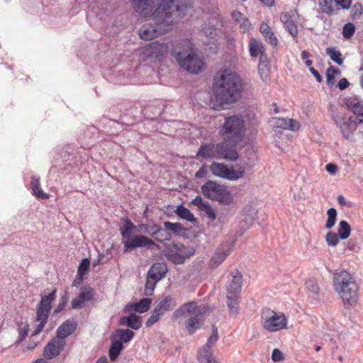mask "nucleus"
<instances>
[{
	"label": "nucleus",
	"mask_w": 363,
	"mask_h": 363,
	"mask_svg": "<svg viewBox=\"0 0 363 363\" xmlns=\"http://www.w3.org/2000/svg\"><path fill=\"white\" fill-rule=\"evenodd\" d=\"M203 33L206 36L209 35L211 38H213L216 35V29L212 27L204 28Z\"/></svg>",
	"instance_id": "nucleus-60"
},
{
	"label": "nucleus",
	"mask_w": 363,
	"mask_h": 363,
	"mask_svg": "<svg viewBox=\"0 0 363 363\" xmlns=\"http://www.w3.org/2000/svg\"><path fill=\"white\" fill-rule=\"evenodd\" d=\"M89 266L90 262L88 259L85 258L82 259L78 267V275L82 277L87 272Z\"/></svg>",
	"instance_id": "nucleus-53"
},
{
	"label": "nucleus",
	"mask_w": 363,
	"mask_h": 363,
	"mask_svg": "<svg viewBox=\"0 0 363 363\" xmlns=\"http://www.w3.org/2000/svg\"><path fill=\"white\" fill-rule=\"evenodd\" d=\"M264 5L271 7L274 4V0H259Z\"/></svg>",
	"instance_id": "nucleus-63"
},
{
	"label": "nucleus",
	"mask_w": 363,
	"mask_h": 363,
	"mask_svg": "<svg viewBox=\"0 0 363 363\" xmlns=\"http://www.w3.org/2000/svg\"><path fill=\"white\" fill-rule=\"evenodd\" d=\"M325 169L328 172L334 174L337 172V168L335 164L330 163L326 165Z\"/></svg>",
	"instance_id": "nucleus-62"
},
{
	"label": "nucleus",
	"mask_w": 363,
	"mask_h": 363,
	"mask_svg": "<svg viewBox=\"0 0 363 363\" xmlns=\"http://www.w3.org/2000/svg\"><path fill=\"white\" fill-rule=\"evenodd\" d=\"M259 31L268 43L272 45L273 47L277 46L279 40L268 23H262Z\"/></svg>",
	"instance_id": "nucleus-27"
},
{
	"label": "nucleus",
	"mask_w": 363,
	"mask_h": 363,
	"mask_svg": "<svg viewBox=\"0 0 363 363\" xmlns=\"http://www.w3.org/2000/svg\"><path fill=\"white\" fill-rule=\"evenodd\" d=\"M325 52L326 54L330 57V60L335 62L336 64L338 65H342L343 64L342 53L336 48H327Z\"/></svg>",
	"instance_id": "nucleus-41"
},
{
	"label": "nucleus",
	"mask_w": 363,
	"mask_h": 363,
	"mask_svg": "<svg viewBox=\"0 0 363 363\" xmlns=\"http://www.w3.org/2000/svg\"><path fill=\"white\" fill-rule=\"evenodd\" d=\"M309 71L311 72V73L313 75V77L316 79V80L318 82H322V77L321 75L320 74V73L313 67H311L309 68Z\"/></svg>",
	"instance_id": "nucleus-61"
},
{
	"label": "nucleus",
	"mask_w": 363,
	"mask_h": 363,
	"mask_svg": "<svg viewBox=\"0 0 363 363\" xmlns=\"http://www.w3.org/2000/svg\"><path fill=\"white\" fill-rule=\"evenodd\" d=\"M245 132V122L242 118L238 116L226 117L219 130V134L223 140H230L235 144H239L241 142Z\"/></svg>",
	"instance_id": "nucleus-6"
},
{
	"label": "nucleus",
	"mask_w": 363,
	"mask_h": 363,
	"mask_svg": "<svg viewBox=\"0 0 363 363\" xmlns=\"http://www.w3.org/2000/svg\"><path fill=\"white\" fill-rule=\"evenodd\" d=\"M232 251V246L227 244L222 245L211 257L209 261V267L212 269L219 266L230 255Z\"/></svg>",
	"instance_id": "nucleus-19"
},
{
	"label": "nucleus",
	"mask_w": 363,
	"mask_h": 363,
	"mask_svg": "<svg viewBox=\"0 0 363 363\" xmlns=\"http://www.w3.org/2000/svg\"><path fill=\"white\" fill-rule=\"evenodd\" d=\"M169 47L166 43H159L157 41L150 43L145 48L147 56L160 60L168 52Z\"/></svg>",
	"instance_id": "nucleus-16"
},
{
	"label": "nucleus",
	"mask_w": 363,
	"mask_h": 363,
	"mask_svg": "<svg viewBox=\"0 0 363 363\" xmlns=\"http://www.w3.org/2000/svg\"><path fill=\"white\" fill-rule=\"evenodd\" d=\"M173 55L179 65L190 73L199 74L205 69L203 57L194 50L192 43L188 39H183L177 43Z\"/></svg>",
	"instance_id": "nucleus-3"
},
{
	"label": "nucleus",
	"mask_w": 363,
	"mask_h": 363,
	"mask_svg": "<svg viewBox=\"0 0 363 363\" xmlns=\"http://www.w3.org/2000/svg\"><path fill=\"white\" fill-rule=\"evenodd\" d=\"M115 335H118L120 338L119 341L121 342H128L134 337L135 333L129 329H117L114 335H112V338H114Z\"/></svg>",
	"instance_id": "nucleus-40"
},
{
	"label": "nucleus",
	"mask_w": 363,
	"mask_h": 363,
	"mask_svg": "<svg viewBox=\"0 0 363 363\" xmlns=\"http://www.w3.org/2000/svg\"><path fill=\"white\" fill-rule=\"evenodd\" d=\"M335 122L340 128L343 136L347 139L352 136L354 131L357 128V120L354 116H350L347 119L338 117L335 119Z\"/></svg>",
	"instance_id": "nucleus-15"
},
{
	"label": "nucleus",
	"mask_w": 363,
	"mask_h": 363,
	"mask_svg": "<svg viewBox=\"0 0 363 363\" xmlns=\"http://www.w3.org/2000/svg\"><path fill=\"white\" fill-rule=\"evenodd\" d=\"M191 6V0H162L148 19L150 22L140 28V38L150 40L170 31Z\"/></svg>",
	"instance_id": "nucleus-1"
},
{
	"label": "nucleus",
	"mask_w": 363,
	"mask_h": 363,
	"mask_svg": "<svg viewBox=\"0 0 363 363\" xmlns=\"http://www.w3.org/2000/svg\"><path fill=\"white\" fill-rule=\"evenodd\" d=\"M67 300L65 298H62L61 301L59 302L58 305L57 306L56 308L55 309L54 313H60L66 306Z\"/></svg>",
	"instance_id": "nucleus-59"
},
{
	"label": "nucleus",
	"mask_w": 363,
	"mask_h": 363,
	"mask_svg": "<svg viewBox=\"0 0 363 363\" xmlns=\"http://www.w3.org/2000/svg\"><path fill=\"white\" fill-rule=\"evenodd\" d=\"M347 107L357 116H363V101L357 97H352L346 101Z\"/></svg>",
	"instance_id": "nucleus-33"
},
{
	"label": "nucleus",
	"mask_w": 363,
	"mask_h": 363,
	"mask_svg": "<svg viewBox=\"0 0 363 363\" xmlns=\"http://www.w3.org/2000/svg\"><path fill=\"white\" fill-rule=\"evenodd\" d=\"M201 192L205 197L221 204L229 205L233 201V198L227 186L211 180L207 181L201 186Z\"/></svg>",
	"instance_id": "nucleus-8"
},
{
	"label": "nucleus",
	"mask_w": 363,
	"mask_h": 363,
	"mask_svg": "<svg viewBox=\"0 0 363 363\" xmlns=\"http://www.w3.org/2000/svg\"><path fill=\"white\" fill-rule=\"evenodd\" d=\"M208 310L209 307L207 306L197 307L196 302H188L174 312L172 318L176 320L186 313L188 314L189 318L185 322V328L189 334L192 335L201 328L203 323L202 315Z\"/></svg>",
	"instance_id": "nucleus-5"
},
{
	"label": "nucleus",
	"mask_w": 363,
	"mask_h": 363,
	"mask_svg": "<svg viewBox=\"0 0 363 363\" xmlns=\"http://www.w3.org/2000/svg\"><path fill=\"white\" fill-rule=\"evenodd\" d=\"M238 144H235L230 140H223L222 143H219L218 149V159H225L229 161H236L239 155L236 151V147Z\"/></svg>",
	"instance_id": "nucleus-14"
},
{
	"label": "nucleus",
	"mask_w": 363,
	"mask_h": 363,
	"mask_svg": "<svg viewBox=\"0 0 363 363\" xmlns=\"http://www.w3.org/2000/svg\"><path fill=\"white\" fill-rule=\"evenodd\" d=\"M280 21L284 25L285 28L294 38L298 35V28L296 24L292 20V16L287 12L280 13Z\"/></svg>",
	"instance_id": "nucleus-26"
},
{
	"label": "nucleus",
	"mask_w": 363,
	"mask_h": 363,
	"mask_svg": "<svg viewBox=\"0 0 363 363\" xmlns=\"http://www.w3.org/2000/svg\"><path fill=\"white\" fill-rule=\"evenodd\" d=\"M164 226L167 231H170L175 235H180L184 231L183 225L179 223H171L166 221Z\"/></svg>",
	"instance_id": "nucleus-44"
},
{
	"label": "nucleus",
	"mask_w": 363,
	"mask_h": 363,
	"mask_svg": "<svg viewBox=\"0 0 363 363\" xmlns=\"http://www.w3.org/2000/svg\"><path fill=\"white\" fill-rule=\"evenodd\" d=\"M328 219L326 220L325 228L331 229L335 224L337 219V211L334 208H330L327 211Z\"/></svg>",
	"instance_id": "nucleus-46"
},
{
	"label": "nucleus",
	"mask_w": 363,
	"mask_h": 363,
	"mask_svg": "<svg viewBox=\"0 0 363 363\" xmlns=\"http://www.w3.org/2000/svg\"><path fill=\"white\" fill-rule=\"evenodd\" d=\"M337 201H338V203L341 206H345L346 205L345 199V197L342 195H339L337 196Z\"/></svg>",
	"instance_id": "nucleus-64"
},
{
	"label": "nucleus",
	"mask_w": 363,
	"mask_h": 363,
	"mask_svg": "<svg viewBox=\"0 0 363 363\" xmlns=\"http://www.w3.org/2000/svg\"><path fill=\"white\" fill-rule=\"evenodd\" d=\"M355 32V27L353 23H347L342 28V35L345 39H350Z\"/></svg>",
	"instance_id": "nucleus-49"
},
{
	"label": "nucleus",
	"mask_w": 363,
	"mask_h": 363,
	"mask_svg": "<svg viewBox=\"0 0 363 363\" xmlns=\"http://www.w3.org/2000/svg\"><path fill=\"white\" fill-rule=\"evenodd\" d=\"M175 213L179 217L187 221L193 222L195 220L193 213L182 205L177 206Z\"/></svg>",
	"instance_id": "nucleus-42"
},
{
	"label": "nucleus",
	"mask_w": 363,
	"mask_h": 363,
	"mask_svg": "<svg viewBox=\"0 0 363 363\" xmlns=\"http://www.w3.org/2000/svg\"><path fill=\"white\" fill-rule=\"evenodd\" d=\"M218 143H205L199 147L196 154V157L204 159L216 158L218 159Z\"/></svg>",
	"instance_id": "nucleus-22"
},
{
	"label": "nucleus",
	"mask_w": 363,
	"mask_h": 363,
	"mask_svg": "<svg viewBox=\"0 0 363 363\" xmlns=\"http://www.w3.org/2000/svg\"><path fill=\"white\" fill-rule=\"evenodd\" d=\"M65 345V341L64 340L57 337L52 338L44 349V356L48 359H52L60 354Z\"/></svg>",
	"instance_id": "nucleus-17"
},
{
	"label": "nucleus",
	"mask_w": 363,
	"mask_h": 363,
	"mask_svg": "<svg viewBox=\"0 0 363 363\" xmlns=\"http://www.w3.org/2000/svg\"><path fill=\"white\" fill-rule=\"evenodd\" d=\"M239 298L240 296L238 295L227 294V306L231 315H235L238 313Z\"/></svg>",
	"instance_id": "nucleus-38"
},
{
	"label": "nucleus",
	"mask_w": 363,
	"mask_h": 363,
	"mask_svg": "<svg viewBox=\"0 0 363 363\" xmlns=\"http://www.w3.org/2000/svg\"><path fill=\"white\" fill-rule=\"evenodd\" d=\"M340 74V71L339 69L335 68L333 66H330V67H328L326 71V78L328 84L330 86L333 85L335 77Z\"/></svg>",
	"instance_id": "nucleus-47"
},
{
	"label": "nucleus",
	"mask_w": 363,
	"mask_h": 363,
	"mask_svg": "<svg viewBox=\"0 0 363 363\" xmlns=\"http://www.w3.org/2000/svg\"><path fill=\"white\" fill-rule=\"evenodd\" d=\"M123 348L124 347L121 341L113 340L111 345L108 351L110 359L113 362L115 361L117 359V357L120 355Z\"/></svg>",
	"instance_id": "nucleus-39"
},
{
	"label": "nucleus",
	"mask_w": 363,
	"mask_h": 363,
	"mask_svg": "<svg viewBox=\"0 0 363 363\" xmlns=\"http://www.w3.org/2000/svg\"><path fill=\"white\" fill-rule=\"evenodd\" d=\"M335 6L337 5L341 6L343 9H347L350 7L352 1L351 0H335Z\"/></svg>",
	"instance_id": "nucleus-56"
},
{
	"label": "nucleus",
	"mask_w": 363,
	"mask_h": 363,
	"mask_svg": "<svg viewBox=\"0 0 363 363\" xmlns=\"http://www.w3.org/2000/svg\"><path fill=\"white\" fill-rule=\"evenodd\" d=\"M231 17L239 25V29L242 33H247L252 28L249 19L241 12L234 11L231 13Z\"/></svg>",
	"instance_id": "nucleus-25"
},
{
	"label": "nucleus",
	"mask_w": 363,
	"mask_h": 363,
	"mask_svg": "<svg viewBox=\"0 0 363 363\" xmlns=\"http://www.w3.org/2000/svg\"><path fill=\"white\" fill-rule=\"evenodd\" d=\"M136 228L137 226L130 220H126L121 228V235L123 238V244L125 252L136 247H147L151 248L155 245V242L152 240L145 235L131 236V233Z\"/></svg>",
	"instance_id": "nucleus-7"
},
{
	"label": "nucleus",
	"mask_w": 363,
	"mask_h": 363,
	"mask_svg": "<svg viewBox=\"0 0 363 363\" xmlns=\"http://www.w3.org/2000/svg\"><path fill=\"white\" fill-rule=\"evenodd\" d=\"M28 330L29 328L27 323H21L19 325L18 328L19 342H21L28 335Z\"/></svg>",
	"instance_id": "nucleus-52"
},
{
	"label": "nucleus",
	"mask_w": 363,
	"mask_h": 363,
	"mask_svg": "<svg viewBox=\"0 0 363 363\" xmlns=\"http://www.w3.org/2000/svg\"><path fill=\"white\" fill-rule=\"evenodd\" d=\"M77 323L74 320H67L57 330V337L61 340L71 335L76 330Z\"/></svg>",
	"instance_id": "nucleus-28"
},
{
	"label": "nucleus",
	"mask_w": 363,
	"mask_h": 363,
	"mask_svg": "<svg viewBox=\"0 0 363 363\" xmlns=\"http://www.w3.org/2000/svg\"><path fill=\"white\" fill-rule=\"evenodd\" d=\"M94 292L91 287H84L79 294L74 299H72L71 304L72 307L75 309L82 308L84 303L94 298Z\"/></svg>",
	"instance_id": "nucleus-20"
},
{
	"label": "nucleus",
	"mask_w": 363,
	"mask_h": 363,
	"mask_svg": "<svg viewBox=\"0 0 363 363\" xmlns=\"http://www.w3.org/2000/svg\"><path fill=\"white\" fill-rule=\"evenodd\" d=\"M163 315L159 311H157L155 308L152 311L150 318L147 320L145 325L147 327H150L155 323H156L160 318V317Z\"/></svg>",
	"instance_id": "nucleus-51"
},
{
	"label": "nucleus",
	"mask_w": 363,
	"mask_h": 363,
	"mask_svg": "<svg viewBox=\"0 0 363 363\" xmlns=\"http://www.w3.org/2000/svg\"><path fill=\"white\" fill-rule=\"evenodd\" d=\"M55 297L56 289H54L48 295L42 297L37 308L35 320L39 323L33 332L34 335L40 334L47 323L52 308V303L55 299Z\"/></svg>",
	"instance_id": "nucleus-10"
},
{
	"label": "nucleus",
	"mask_w": 363,
	"mask_h": 363,
	"mask_svg": "<svg viewBox=\"0 0 363 363\" xmlns=\"http://www.w3.org/2000/svg\"><path fill=\"white\" fill-rule=\"evenodd\" d=\"M306 285H307V288L308 289L313 293V294H317L319 291V287H318V284L313 281V280H309L307 283H306Z\"/></svg>",
	"instance_id": "nucleus-55"
},
{
	"label": "nucleus",
	"mask_w": 363,
	"mask_h": 363,
	"mask_svg": "<svg viewBox=\"0 0 363 363\" xmlns=\"http://www.w3.org/2000/svg\"><path fill=\"white\" fill-rule=\"evenodd\" d=\"M135 10L143 16L146 17L152 11V0H132Z\"/></svg>",
	"instance_id": "nucleus-32"
},
{
	"label": "nucleus",
	"mask_w": 363,
	"mask_h": 363,
	"mask_svg": "<svg viewBox=\"0 0 363 363\" xmlns=\"http://www.w3.org/2000/svg\"><path fill=\"white\" fill-rule=\"evenodd\" d=\"M261 323L267 331L277 333L287 328L288 319L282 312L267 309L262 313Z\"/></svg>",
	"instance_id": "nucleus-9"
},
{
	"label": "nucleus",
	"mask_w": 363,
	"mask_h": 363,
	"mask_svg": "<svg viewBox=\"0 0 363 363\" xmlns=\"http://www.w3.org/2000/svg\"><path fill=\"white\" fill-rule=\"evenodd\" d=\"M242 276L240 272H238L233 277V279L227 289V294L240 296L242 289Z\"/></svg>",
	"instance_id": "nucleus-31"
},
{
	"label": "nucleus",
	"mask_w": 363,
	"mask_h": 363,
	"mask_svg": "<svg viewBox=\"0 0 363 363\" xmlns=\"http://www.w3.org/2000/svg\"><path fill=\"white\" fill-rule=\"evenodd\" d=\"M177 306L175 299L170 295H163L155 303V308L164 315L166 312L173 310Z\"/></svg>",
	"instance_id": "nucleus-21"
},
{
	"label": "nucleus",
	"mask_w": 363,
	"mask_h": 363,
	"mask_svg": "<svg viewBox=\"0 0 363 363\" xmlns=\"http://www.w3.org/2000/svg\"><path fill=\"white\" fill-rule=\"evenodd\" d=\"M350 233L351 227L350 224L346 220H341L337 230V234L340 238L342 240H345L349 238Z\"/></svg>",
	"instance_id": "nucleus-43"
},
{
	"label": "nucleus",
	"mask_w": 363,
	"mask_h": 363,
	"mask_svg": "<svg viewBox=\"0 0 363 363\" xmlns=\"http://www.w3.org/2000/svg\"><path fill=\"white\" fill-rule=\"evenodd\" d=\"M218 340V328L216 327V325L212 326V334L208 337L207 342L205 344V345L200 350L199 354H206L207 353H212L211 352V347L216 344V342Z\"/></svg>",
	"instance_id": "nucleus-34"
},
{
	"label": "nucleus",
	"mask_w": 363,
	"mask_h": 363,
	"mask_svg": "<svg viewBox=\"0 0 363 363\" xmlns=\"http://www.w3.org/2000/svg\"><path fill=\"white\" fill-rule=\"evenodd\" d=\"M207 174V167L206 165H203L199 168V169L196 172L195 176L198 179L203 178Z\"/></svg>",
	"instance_id": "nucleus-57"
},
{
	"label": "nucleus",
	"mask_w": 363,
	"mask_h": 363,
	"mask_svg": "<svg viewBox=\"0 0 363 363\" xmlns=\"http://www.w3.org/2000/svg\"><path fill=\"white\" fill-rule=\"evenodd\" d=\"M191 203L198 207V208L204 212L207 217L211 220L216 218V213L213 208H211L208 201H204L201 196H196Z\"/></svg>",
	"instance_id": "nucleus-23"
},
{
	"label": "nucleus",
	"mask_w": 363,
	"mask_h": 363,
	"mask_svg": "<svg viewBox=\"0 0 363 363\" xmlns=\"http://www.w3.org/2000/svg\"><path fill=\"white\" fill-rule=\"evenodd\" d=\"M210 170L214 176L231 181L238 180L245 174V169L242 167L235 170L219 162H213L210 166Z\"/></svg>",
	"instance_id": "nucleus-11"
},
{
	"label": "nucleus",
	"mask_w": 363,
	"mask_h": 363,
	"mask_svg": "<svg viewBox=\"0 0 363 363\" xmlns=\"http://www.w3.org/2000/svg\"><path fill=\"white\" fill-rule=\"evenodd\" d=\"M272 125L275 130H290L296 131L300 128V123L294 119L284 118H274L271 121Z\"/></svg>",
	"instance_id": "nucleus-18"
},
{
	"label": "nucleus",
	"mask_w": 363,
	"mask_h": 363,
	"mask_svg": "<svg viewBox=\"0 0 363 363\" xmlns=\"http://www.w3.org/2000/svg\"><path fill=\"white\" fill-rule=\"evenodd\" d=\"M121 325H126L133 330H138L142 325V318L134 313L123 316L120 320Z\"/></svg>",
	"instance_id": "nucleus-30"
},
{
	"label": "nucleus",
	"mask_w": 363,
	"mask_h": 363,
	"mask_svg": "<svg viewBox=\"0 0 363 363\" xmlns=\"http://www.w3.org/2000/svg\"><path fill=\"white\" fill-rule=\"evenodd\" d=\"M249 51L250 55L253 57L264 54V49L262 43L255 38H251L249 42Z\"/></svg>",
	"instance_id": "nucleus-36"
},
{
	"label": "nucleus",
	"mask_w": 363,
	"mask_h": 363,
	"mask_svg": "<svg viewBox=\"0 0 363 363\" xmlns=\"http://www.w3.org/2000/svg\"><path fill=\"white\" fill-rule=\"evenodd\" d=\"M152 299L150 298H144L138 302L129 303L125 308V312L135 311L140 313L147 311L150 308Z\"/></svg>",
	"instance_id": "nucleus-24"
},
{
	"label": "nucleus",
	"mask_w": 363,
	"mask_h": 363,
	"mask_svg": "<svg viewBox=\"0 0 363 363\" xmlns=\"http://www.w3.org/2000/svg\"><path fill=\"white\" fill-rule=\"evenodd\" d=\"M138 232L149 234L160 242L169 240L171 238V235L169 233L164 232L162 228L157 224L149 226L147 224L141 223L138 225Z\"/></svg>",
	"instance_id": "nucleus-13"
},
{
	"label": "nucleus",
	"mask_w": 363,
	"mask_h": 363,
	"mask_svg": "<svg viewBox=\"0 0 363 363\" xmlns=\"http://www.w3.org/2000/svg\"><path fill=\"white\" fill-rule=\"evenodd\" d=\"M30 187L32 189L33 194L35 197L42 199H49L50 195L48 194L45 193L40 188L39 178H36L35 177H31Z\"/></svg>",
	"instance_id": "nucleus-35"
},
{
	"label": "nucleus",
	"mask_w": 363,
	"mask_h": 363,
	"mask_svg": "<svg viewBox=\"0 0 363 363\" xmlns=\"http://www.w3.org/2000/svg\"><path fill=\"white\" fill-rule=\"evenodd\" d=\"M318 6L323 13L329 16L335 13V0H318Z\"/></svg>",
	"instance_id": "nucleus-37"
},
{
	"label": "nucleus",
	"mask_w": 363,
	"mask_h": 363,
	"mask_svg": "<svg viewBox=\"0 0 363 363\" xmlns=\"http://www.w3.org/2000/svg\"><path fill=\"white\" fill-rule=\"evenodd\" d=\"M340 239L341 238L338 234L332 231H329L325 235V241L329 246H336L339 243Z\"/></svg>",
	"instance_id": "nucleus-48"
},
{
	"label": "nucleus",
	"mask_w": 363,
	"mask_h": 363,
	"mask_svg": "<svg viewBox=\"0 0 363 363\" xmlns=\"http://www.w3.org/2000/svg\"><path fill=\"white\" fill-rule=\"evenodd\" d=\"M333 287L344 306H356L359 300V287L352 274L344 269L335 271L333 274Z\"/></svg>",
	"instance_id": "nucleus-4"
},
{
	"label": "nucleus",
	"mask_w": 363,
	"mask_h": 363,
	"mask_svg": "<svg viewBox=\"0 0 363 363\" xmlns=\"http://www.w3.org/2000/svg\"><path fill=\"white\" fill-rule=\"evenodd\" d=\"M198 360L199 363H218L212 353L199 354Z\"/></svg>",
	"instance_id": "nucleus-50"
},
{
	"label": "nucleus",
	"mask_w": 363,
	"mask_h": 363,
	"mask_svg": "<svg viewBox=\"0 0 363 363\" xmlns=\"http://www.w3.org/2000/svg\"><path fill=\"white\" fill-rule=\"evenodd\" d=\"M159 281L155 278L151 277L147 274L146 283L145 285V294L146 296L152 295L155 286Z\"/></svg>",
	"instance_id": "nucleus-45"
},
{
	"label": "nucleus",
	"mask_w": 363,
	"mask_h": 363,
	"mask_svg": "<svg viewBox=\"0 0 363 363\" xmlns=\"http://www.w3.org/2000/svg\"><path fill=\"white\" fill-rule=\"evenodd\" d=\"M272 359L274 362H280L285 359V356L279 349L276 348L272 350Z\"/></svg>",
	"instance_id": "nucleus-54"
},
{
	"label": "nucleus",
	"mask_w": 363,
	"mask_h": 363,
	"mask_svg": "<svg viewBox=\"0 0 363 363\" xmlns=\"http://www.w3.org/2000/svg\"><path fill=\"white\" fill-rule=\"evenodd\" d=\"M350 85L349 82L346 78H342L337 84V86L340 90H344L347 88Z\"/></svg>",
	"instance_id": "nucleus-58"
},
{
	"label": "nucleus",
	"mask_w": 363,
	"mask_h": 363,
	"mask_svg": "<svg viewBox=\"0 0 363 363\" xmlns=\"http://www.w3.org/2000/svg\"><path fill=\"white\" fill-rule=\"evenodd\" d=\"M242 89V79L236 72L230 69H220L213 81L215 96V102L211 101L213 108L220 109L223 105L236 102L240 98Z\"/></svg>",
	"instance_id": "nucleus-2"
},
{
	"label": "nucleus",
	"mask_w": 363,
	"mask_h": 363,
	"mask_svg": "<svg viewBox=\"0 0 363 363\" xmlns=\"http://www.w3.org/2000/svg\"><path fill=\"white\" fill-rule=\"evenodd\" d=\"M167 271L168 269L166 264L157 262L151 267L147 272V275L160 281L166 276Z\"/></svg>",
	"instance_id": "nucleus-29"
},
{
	"label": "nucleus",
	"mask_w": 363,
	"mask_h": 363,
	"mask_svg": "<svg viewBox=\"0 0 363 363\" xmlns=\"http://www.w3.org/2000/svg\"><path fill=\"white\" fill-rule=\"evenodd\" d=\"M194 251L183 245H173L167 255L169 260L175 264H182L184 261L192 256Z\"/></svg>",
	"instance_id": "nucleus-12"
}]
</instances>
